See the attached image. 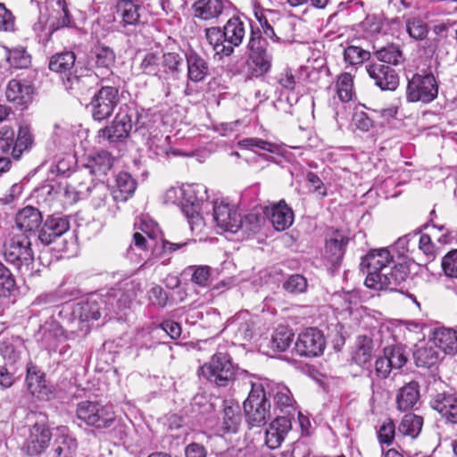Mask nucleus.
I'll use <instances>...</instances> for the list:
<instances>
[{
	"label": "nucleus",
	"instance_id": "8fccbe9b",
	"mask_svg": "<svg viewBox=\"0 0 457 457\" xmlns=\"http://www.w3.org/2000/svg\"><path fill=\"white\" fill-rule=\"evenodd\" d=\"M294 340V333L285 326H278L272 335L270 347L278 352H285Z\"/></svg>",
	"mask_w": 457,
	"mask_h": 457
},
{
	"label": "nucleus",
	"instance_id": "20e7f679",
	"mask_svg": "<svg viewBox=\"0 0 457 457\" xmlns=\"http://www.w3.org/2000/svg\"><path fill=\"white\" fill-rule=\"evenodd\" d=\"M246 422L251 427H262L270 418V403L260 379L251 381V391L243 403Z\"/></svg>",
	"mask_w": 457,
	"mask_h": 457
},
{
	"label": "nucleus",
	"instance_id": "7ed1b4c3",
	"mask_svg": "<svg viewBox=\"0 0 457 457\" xmlns=\"http://www.w3.org/2000/svg\"><path fill=\"white\" fill-rule=\"evenodd\" d=\"M170 195L179 198L181 211L187 217L191 230L201 229L204 226L201 212L208 199L206 187L203 184H189L170 190L168 196Z\"/></svg>",
	"mask_w": 457,
	"mask_h": 457
},
{
	"label": "nucleus",
	"instance_id": "e433bc0d",
	"mask_svg": "<svg viewBox=\"0 0 457 457\" xmlns=\"http://www.w3.org/2000/svg\"><path fill=\"white\" fill-rule=\"evenodd\" d=\"M413 357L418 367L430 368L439 361L440 353L432 341L417 345Z\"/></svg>",
	"mask_w": 457,
	"mask_h": 457
},
{
	"label": "nucleus",
	"instance_id": "cd10ccee",
	"mask_svg": "<svg viewBox=\"0 0 457 457\" xmlns=\"http://www.w3.org/2000/svg\"><path fill=\"white\" fill-rule=\"evenodd\" d=\"M228 322V327L233 330L237 340L249 341L252 339L254 322L247 311L238 312Z\"/></svg>",
	"mask_w": 457,
	"mask_h": 457
},
{
	"label": "nucleus",
	"instance_id": "ea45409f",
	"mask_svg": "<svg viewBox=\"0 0 457 457\" xmlns=\"http://www.w3.org/2000/svg\"><path fill=\"white\" fill-rule=\"evenodd\" d=\"M113 164L112 155L106 151H101L92 155L85 167V171L90 175H105Z\"/></svg>",
	"mask_w": 457,
	"mask_h": 457
},
{
	"label": "nucleus",
	"instance_id": "69168bd1",
	"mask_svg": "<svg viewBox=\"0 0 457 457\" xmlns=\"http://www.w3.org/2000/svg\"><path fill=\"white\" fill-rule=\"evenodd\" d=\"M21 340L16 338L12 343H4L0 347L3 357L10 363H15L20 359L21 352L17 349L21 345Z\"/></svg>",
	"mask_w": 457,
	"mask_h": 457
},
{
	"label": "nucleus",
	"instance_id": "f257e3e1",
	"mask_svg": "<svg viewBox=\"0 0 457 457\" xmlns=\"http://www.w3.org/2000/svg\"><path fill=\"white\" fill-rule=\"evenodd\" d=\"M139 283L130 281L123 287L108 290L104 295H94L86 302L77 303L73 314L81 321L96 320L102 313L110 320L116 318L120 312L130 307L137 295L135 289H139Z\"/></svg>",
	"mask_w": 457,
	"mask_h": 457
},
{
	"label": "nucleus",
	"instance_id": "c756f323",
	"mask_svg": "<svg viewBox=\"0 0 457 457\" xmlns=\"http://www.w3.org/2000/svg\"><path fill=\"white\" fill-rule=\"evenodd\" d=\"M125 107L128 114L131 112H136L131 116V123L133 125L134 132L142 137H146L154 127L152 115L148 111H145L134 104H125Z\"/></svg>",
	"mask_w": 457,
	"mask_h": 457
},
{
	"label": "nucleus",
	"instance_id": "a878e982",
	"mask_svg": "<svg viewBox=\"0 0 457 457\" xmlns=\"http://www.w3.org/2000/svg\"><path fill=\"white\" fill-rule=\"evenodd\" d=\"M263 389H265L268 399L273 398L276 406L281 411L287 408H292L293 398L290 390L284 385L273 382L267 378L260 379Z\"/></svg>",
	"mask_w": 457,
	"mask_h": 457
},
{
	"label": "nucleus",
	"instance_id": "f8f14e48",
	"mask_svg": "<svg viewBox=\"0 0 457 457\" xmlns=\"http://www.w3.org/2000/svg\"><path fill=\"white\" fill-rule=\"evenodd\" d=\"M119 90L115 87H102L90 102V111L95 120L102 121L112 116L119 103Z\"/></svg>",
	"mask_w": 457,
	"mask_h": 457
},
{
	"label": "nucleus",
	"instance_id": "58836bf2",
	"mask_svg": "<svg viewBox=\"0 0 457 457\" xmlns=\"http://www.w3.org/2000/svg\"><path fill=\"white\" fill-rule=\"evenodd\" d=\"M5 95L9 102L21 106V109H25L29 98V85L27 81H21L17 79H11L8 82Z\"/></svg>",
	"mask_w": 457,
	"mask_h": 457
},
{
	"label": "nucleus",
	"instance_id": "de8ad7c7",
	"mask_svg": "<svg viewBox=\"0 0 457 457\" xmlns=\"http://www.w3.org/2000/svg\"><path fill=\"white\" fill-rule=\"evenodd\" d=\"M423 425V419L420 416L413 413H408L403 416L399 427L398 431L403 436L415 438L421 431Z\"/></svg>",
	"mask_w": 457,
	"mask_h": 457
},
{
	"label": "nucleus",
	"instance_id": "0eeeda50",
	"mask_svg": "<svg viewBox=\"0 0 457 457\" xmlns=\"http://www.w3.org/2000/svg\"><path fill=\"white\" fill-rule=\"evenodd\" d=\"M248 58L246 65L252 77H261L271 68L272 55L267 50V42L261 33L252 30L247 45Z\"/></svg>",
	"mask_w": 457,
	"mask_h": 457
},
{
	"label": "nucleus",
	"instance_id": "5fc2aeb1",
	"mask_svg": "<svg viewBox=\"0 0 457 457\" xmlns=\"http://www.w3.org/2000/svg\"><path fill=\"white\" fill-rule=\"evenodd\" d=\"M405 26L409 36L415 40H424L429 32L427 23L420 18L407 19Z\"/></svg>",
	"mask_w": 457,
	"mask_h": 457
},
{
	"label": "nucleus",
	"instance_id": "39448f33",
	"mask_svg": "<svg viewBox=\"0 0 457 457\" xmlns=\"http://www.w3.org/2000/svg\"><path fill=\"white\" fill-rule=\"evenodd\" d=\"M237 371V366L232 362L231 356L225 352L214 353L210 361L200 368V374L219 387L231 385Z\"/></svg>",
	"mask_w": 457,
	"mask_h": 457
},
{
	"label": "nucleus",
	"instance_id": "0e129e2a",
	"mask_svg": "<svg viewBox=\"0 0 457 457\" xmlns=\"http://www.w3.org/2000/svg\"><path fill=\"white\" fill-rule=\"evenodd\" d=\"M370 52L354 46H348L344 51L345 60L350 64H357L370 58Z\"/></svg>",
	"mask_w": 457,
	"mask_h": 457
},
{
	"label": "nucleus",
	"instance_id": "1a4fd4ad",
	"mask_svg": "<svg viewBox=\"0 0 457 457\" xmlns=\"http://www.w3.org/2000/svg\"><path fill=\"white\" fill-rule=\"evenodd\" d=\"M42 214L30 206V232L33 230L32 224L36 225L37 239L45 245L51 244L56 237L63 235L70 228L69 220L59 215L48 217L46 222L41 225Z\"/></svg>",
	"mask_w": 457,
	"mask_h": 457
},
{
	"label": "nucleus",
	"instance_id": "774afa93",
	"mask_svg": "<svg viewBox=\"0 0 457 457\" xmlns=\"http://www.w3.org/2000/svg\"><path fill=\"white\" fill-rule=\"evenodd\" d=\"M151 304L158 307H165L168 302V295L159 285H154L147 292Z\"/></svg>",
	"mask_w": 457,
	"mask_h": 457
},
{
	"label": "nucleus",
	"instance_id": "6e6d98bb",
	"mask_svg": "<svg viewBox=\"0 0 457 457\" xmlns=\"http://www.w3.org/2000/svg\"><path fill=\"white\" fill-rule=\"evenodd\" d=\"M185 274L191 276V281L202 287H207L211 277V268L209 266H189Z\"/></svg>",
	"mask_w": 457,
	"mask_h": 457
},
{
	"label": "nucleus",
	"instance_id": "ddd939ff",
	"mask_svg": "<svg viewBox=\"0 0 457 457\" xmlns=\"http://www.w3.org/2000/svg\"><path fill=\"white\" fill-rule=\"evenodd\" d=\"M408 273L403 265L388 267L386 271L378 275L371 274L368 279H365L366 287L375 290L395 291L397 287L406 280Z\"/></svg>",
	"mask_w": 457,
	"mask_h": 457
},
{
	"label": "nucleus",
	"instance_id": "052dcab7",
	"mask_svg": "<svg viewBox=\"0 0 457 457\" xmlns=\"http://www.w3.org/2000/svg\"><path fill=\"white\" fill-rule=\"evenodd\" d=\"M241 421L238 406H228L223 411L224 429L228 432H237Z\"/></svg>",
	"mask_w": 457,
	"mask_h": 457
},
{
	"label": "nucleus",
	"instance_id": "aec40b11",
	"mask_svg": "<svg viewBox=\"0 0 457 457\" xmlns=\"http://www.w3.org/2000/svg\"><path fill=\"white\" fill-rule=\"evenodd\" d=\"M240 213L234 206L224 202H214L213 220L217 226L223 231L238 232L237 220Z\"/></svg>",
	"mask_w": 457,
	"mask_h": 457
},
{
	"label": "nucleus",
	"instance_id": "bf43d9fd",
	"mask_svg": "<svg viewBox=\"0 0 457 457\" xmlns=\"http://www.w3.org/2000/svg\"><path fill=\"white\" fill-rule=\"evenodd\" d=\"M307 279L300 274L289 276L283 283V288L289 294L298 295L307 289Z\"/></svg>",
	"mask_w": 457,
	"mask_h": 457
},
{
	"label": "nucleus",
	"instance_id": "a211bd4d",
	"mask_svg": "<svg viewBox=\"0 0 457 457\" xmlns=\"http://www.w3.org/2000/svg\"><path fill=\"white\" fill-rule=\"evenodd\" d=\"M393 262V256L387 248L370 250L361 262V270L366 273V279L370 275H378L388 270V265Z\"/></svg>",
	"mask_w": 457,
	"mask_h": 457
},
{
	"label": "nucleus",
	"instance_id": "f704fd0d",
	"mask_svg": "<svg viewBox=\"0 0 457 457\" xmlns=\"http://www.w3.org/2000/svg\"><path fill=\"white\" fill-rule=\"evenodd\" d=\"M30 395L38 401H49L53 395V386L49 385L45 374L36 370L30 366Z\"/></svg>",
	"mask_w": 457,
	"mask_h": 457
},
{
	"label": "nucleus",
	"instance_id": "f03ea898",
	"mask_svg": "<svg viewBox=\"0 0 457 457\" xmlns=\"http://www.w3.org/2000/svg\"><path fill=\"white\" fill-rule=\"evenodd\" d=\"M205 38L215 54L220 57L230 56L235 47L239 46L245 36V22L239 17H231L225 25L204 29Z\"/></svg>",
	"mask_w": 457,
	"mask_h": 457
},
{
	"label": "nucleus",
	"instance_id": "393cba45",
	"mask_svg": "<svg viewBox=\"0 0 457 457\" xmlns=\"http://www.w3.org/2000/svg\"><path fill=\"white\" fill-rule=\"evenodd\" d=\"M29 255V238L24 236L21 238L19 235H15L6 245L4 250L5 260L9 262L16 263L18 267H28Z\"/></svg>",
	"mask_w": 457,
	"mask_h": 457
},
{
	"label": "nucleus",
	"instance_id": "473e14b6",
	"mask_svg": "<svg viewBox=\"0 0 457 457\" xmlns=\"http://www.w3.org/2000/svg\"><path fill=\"white\" fill-rule=\"evenodd\" d=\"M433 342L445 354L457 353V331L452 328H439L434 332Z\"/></svg>",
	"mask_w": 457,
	"mask_h": 457
},
{
	"label": "nucleus",
	"instance_id": "c9c22d12",
	"mask_svg": "<svg viewBox=\"0 0 457 457\" xmlns=\"http://www.w3.org/2000/svg\"><path fill=\"white\" fill-rule=\"evenodd\" d=\"M192 8L195 18L211 21L222 13L224 4L221 0H197Z\"/></svg>",
	"mask_w": 457,
	"mask_h": 457
},
{
	"label": "nucleus",
	"instance_id": "3c124183",
	"mask_svg": "<svg viewBox=\"0 0 457 457\" xmlns=\"http://www.w3.org/2000/svg\"><path fill=\"white\" fill-rule=\"evenodd\" d=\"M378 62L387 65H398L403 61V54L398 46L390 45L374 53Z\"/></svg>",
	"mask_w": 457,
	"mask_h": 457
},
{
	"label": "nucleus",
	"instance_id": "a19ab883",
	"mask_svg": "<svg viewBox=\"0 0 457 457\" xmlns=\"http://www.w3.org/2000/svg\"><path fill=\"white\" fill-rule=\"evenodd\" d=\"M77 449V442L68 435L58 436L53 444L47 457H71Z\"/></svg>",
	"mask_w": 457,
	"mask_h": 457
},
{
	"label": "nucleus",
	"instance_id": "4d7b16f0",
	"mask_svg": "<svg viewBox=\"0 0 457 457\" xmlns=\"http://www.w3.org/2000/svg\"><path fill=\"white\" fill-rule=\"evenodd\" d=\"M395 436V425L391 419L385 420L377 431V437L379 445H391Z\"/></svg>",
	"mask_w": 457,
	"mask_h": 457
},
{
	"label": "nucleus",
	"instance_id": "79ce46f5",
	"mask_svg": "<svg viewBox=\"0 0 457 457\" xmlns=\"http://www.w3.org/2000/svg\"><path fill=\"white\" fill-rule=\"evenodd\" d=\"M117 191H113L114 198L117 201H126L135 192L137 187L136 180L126 171L120 172L116 176Z\"/></svg>",
	"mask_w": 457,
	"mask_h": 457
},
{
	"label": "nucleus",
	"instance_id": "4be33fe9",
	"mask_svg": "<svg viewBox=\"0 0 457 457\" xmlns=\"http://www.w3.org/2000/svg\"><path fill=\"white\" fill-rule=\"evenodd\" d=\"M141 5L137 0H118L115 5L114 20L122 28L137 26L140 21Z\"/></svg>",
	"mask_w": 457,
	"mask_h": 457
},
{
	"label": "nucleus",
	"instance_id": "412c9836",
	"mask_svg": "<svg viewBox=\"0 0 457 457\" xmlns=\"http://www.w3.org/2000/svg\"><path fill=\"white\" fill-rule=\"evenodd\" d=\"M35 423L30 428V455L41 453L51 439V431L46 425V417L41 413L34 414Z\"/></svg>",
	"mask_w": 457,
	"mask_h": 457
},
{
	"label": "nucleus",
	"instance_id": "13d9d810",
	"mask_svg": "<svg viewBox=\"0 0 457 457\" xmlns=\"http://www.w3.org/2000/svg\"><path fill=\"white\" fill-rule=\"evenodd\" d=\"M140 69L145 74L160 78L161 56L155 53H147L141 61Z\"/></svg>",
	"mask_w": 457,
	"mask_h": 457
},
{
	"label": "nucleus",
	"instance_id": "37998d69",
	"mask_svg": "<svg viewBox=\"0 0 457 457\" xmlns=\"http://www.w3.org/2000/svg\"><path fill=\"white\" fill-rule=\"evenodd\" d=\"M335 90L343 103H348L354 96L353 77L349 72L341 73L337 77Z\"/></svg>",
	"mask_w": 457,
	"mask_h": 457
},
{
	"label": "nucleus",
	"instance_id": "9d476101",
	"mask_svg": "<svg viewBox=\"0 0 457 457\" xmlns=\"http://www.w3.org/2000/svg\"><path fill=\"white\" fill-rule=\"evenodd\" d=\"M116 54L112 48L96 45L89 52L87 57V68L92 71L101 80L108 79L112 75V68L115 66Z\"/></svg>",
	"mask_w": 457,
	"mask_h": 457
},
{
	"label": "nucleus",
	"instance_id": "c85d7f7f",
	"mask_svg": "<svg viewBox=\"0 0 457 457\" xmlns=\"http://www.w3.org/2000/svg\"><path fill=\"white\" fill-rule=\"evenodd\" d=\"M187 65V78L193 82L203 81L209 74V64L207 61L195 50H188L186 53Z\"/></svg>",
	"mask_w": 457,
	"mask_h": 457
},
{
	"label": "nucleus",
	"instance_id": "c03bdc74",
	"mask_svg": "<svg viewBox=\"0 0 457 457\" xmlns=\"http://www.w3.org/2000/svg\"><path fill=\"white\" fill-rule=\"evenodd\" d=\"M76 56L71 51L58 53L52 56L49 69L59 73L71 72L75 65Z\"/></svg>",
	"mask_w": 457,
	"mask_h": 457
},
{
	"label": "nucleus",
	"instance_id": "423d86ee",
	"mask_svg": "<svg viewBox=\"0 0 457 457\" xmlns=\"http://www.w3.org/2000/svg\"><path fill=\"white\" fill-rule=\"evenodd\" d=\"M438 81L430 71L415 73L408 79L405 97L408 103L429 104L438 95Z\"/></svg>",
	"mask_w": 457,
	"mask_h": 457
},
{
	"label": "nucleus",
	"instance_id": "4c0bfd02",
	"mask_svg": "<svg viewBox=\"0 0 457 457\" xmlns=\"http://www.w3.org/2000/svg\"><path fill=\"white\" fill-rule=\"evenodd\" d=\"M420 400V386L416 381H411L401 387L396 395L397 407L405 411L412 409Z\"/></svg>",
	"mask_w": 457,
	"mask_h": 457
},
{
	"label": "nucleus",
	"instance_id": "a18cd8bd",
	"mask_svg": "<svg viewBox=\"0 0 457 457\" xmlns=\"http://www.w3.org/2000/svg\"><path fill=\"white\" fill-rule=\"evenodd\" d=\"M383 353L391 362V365L395 370H399L403 367L409 357V351L407 347L400 344L386 346Z\"/></svg>",
	"mask_w": 457,
	"mask_h": 457
},
{
	"label": "nucleus",
	"instance_id": "4468645a",
	"mask_svg": "<svg viewBox=\"0 0 457 457\" xmlns=\"http://www.w3.org/2000/svg\"><path fill=\"white\" fill-rule=\"evenodd\" d=\"M374 85L382 91H395L400 84L398 73L390 65L370 62L365 66Z\"/></svg>",
	"mask_w": 457,
	"mask_h": 457
},
{
	"label": "nucleus",
	"instance_id": "49530a36",
	"mask_svg": "<svg viewBox=\"0 0 457 457\" xmlns=\"http://www.w3.org/2000/svg\"><path fill=\"white\" fill-rule=\"evenodd\" d=\"M75 141L76 137L71 131L60 126H55L53 142L59 151L63 154H71Z\"/></svg>",
	"mask_w": 457,
	"mask_h": 457
},
{
	"label": "nucleus",
	"instance_id": "680f3d73",
	"mask_svg": "<svg viewBox=\"0 0 457 457\" xmlns=\"http://www.w3.org/2000/svg\"><path fill=\"white\" fill-rule=\"evenodd\" d=\"M372 346L371 341L364 338L362 343L357 347L353 354V361L359 366L366 365L371 359Z\"/></svg>",
	"mask_w": 457,
	"mask_h": 457
},
{
	"label": "nucleus",
	"instance_id": "9b49d317",
	"mask_svg": "<svg viewBox=\"0 0 457 457\" xmlns=\"http://www.w3.org/2000/svg\"><path fill=\"white\" fill-rule=\"evenodd\" d=\"M134 112L128 114L125 104L120 108L111 125L98 131V142H108L110 144L125 141L133 129L131 116Z\"/></svg>",
	"mask_w": 457,
	"mask_h": 457
},
{
	"label": "nucleus",
	"instance_id": "b1692460",
	"mask_svg": "<svg viewBox=\"0 0 457 457\" xmlns=\"http://www.w3.org/2000/svg\"><path fill=\"white\" fill-rule=\"evenodd\" d=\"M291 428L292 423L288 417H277L265 431V445L270 449L278 448Z\"/></svg>",
	"mask_w": 457,
	"mask_h": 457
},
{
	"label": "nucleus",
	"instance_id": "6ab92c4d",
	"mask_svg": "<svg viewBox=\"0 0 457 457\" xmlns=\"http://www.w3.org/2000/svg\"><path fill=\"white\" fill-rule=\"evenodd\" d=\"M166 334L171 339H178L181 335L180 325L174 320H164L159 326L148 327L143 328L138 337L141 338L150 337L151 343L144 342L145 348H152L161 343L162 335Z\"/></svg>",
	"mask_w": 457,
	"mask_h": 457
},
{
	"label": "nucleus",
	"instance_id": "5701e85b",
	"mask_svg": "<svg viewBox=\"0 0 457 457\" xmlns=\"http://www.w3.org/2000/svg\"><path fill=\"white\" fill-rule=\"evenodd\" d=\"M265 215L278 231L288 228L294 222V212L284 200L267 206Z\"/></svg>",
	"mask_w": 457,
	"mask_h": 457
},
{
	"label": "nucleus",
	"instance_id": "7c9ffc66",
	"mask_svg": "<svg viewBox=\"0 0 457 457\" xmlns=\"http://www.w3.org/2000/svg\"><path fill=\"white\" fill-rule=\"evenodd\" d=\"M433 409L451 423H457V396L454 395L438 394L431 402Z\"/></svg>",
	"mask_w": 457,
	"mask_h": 457
},
{
	"label": "nucleus",
	"instance_id": "72a5a7b5",
	"mask_svg": "<svg viewBox=\"0 0 457 457\" xmlns=\"http://www.w3.org/2000/svg\"><path fill=\"white\" fill-rule=\"evenodd\" d=\"M183 62L182 56L176 52H167L161 56V74L160 79H177L181 72Z\"/></svg>",
	"mask_w": 457,
	"mask_h": 457
},
{
	"label": "nucleus",
	"instance_id": "bb28decb",
	"mask_svg": "<svg viewBox=\"0 0 457 457\" xmlns=\"http://www.w3.org/2000/svg\"><path fill=\"white\" fill-rule=\"evenodd\" d=\"M349 238L340 230H333L326 240L325 254L333 265L340 263Z\"/></svg>",
	"mask_w": 457,
	"mask_h": 457
},
{
	"label": "nucleus",
	"instance_id": "2eb2a0df",
	"mask_svg": "<svg viewBox=\"0 0 457 457\" xmlns=\"http://www.w3.org/2000/svg\"><path fill=\"white\" fill-rule=\"evenodd\" d=\"M323 334L317 328H309L298 336L295 350L300 356L315 357L325 348Z\"/></svg>",
	"mask_w": 457,
	"mask_h": 457
},
{
	"label": "nucleus",
	"instance_id": "e2e57ef3",
	"mask_svg": "<svg viewBox=\"0 0 457 457\" xmlns=\"http://www.w3.org/2000/svg\"><path fill=\"white\" fill-rule=\"evenodd\" d=\"M441 266L445 276L457 278V249L448 252L442 258Z\"/></svg>",
	"mask_w": 457,
	"mask_h": 457
},
{
	"label": "nucleus",
	"instance_id": "6e6552de",
	"mask_svg": "<svg viewBox=\"0 0 457 457\" xmlns=\"http://www.w3.org/2000/svg\"><path fill=\"white\" fill-rule=\"evenodd\" d=\"M76 417L86 425L97 429L110 428L115 420V414L111 406L89 400L81 401L77 404Z\"/></svg>",
	"mask_w": 457,
	"mask_h": 457
},
{
	"label": "nucleus",
	"instance_id": "2f4dec72",
	"mask_svg": "<svg viewBox=\"0 0 457 457\" xmlns=\"http://www.w3.org/2000/svg\"><path fill=\"white\" fill-rule=\"evenodd\" d=\"M87 199L89 200L94 209L108 208L111 204L118 202L109 186L101 181L95 183Z\"/></svg>",
	"mask_w": 457,
	"mask_h": 457
},
{
	"label": "nucleus",
	"instance_id": "09e8293b",
	"mask_svg": "<svg viewBox=\"0 0 457 457\" xmlns=\"http://www.w3.org/2000/svg\"><path fill=\"white\" fill-rule=\"evenodd\" d=\"M29 147V129L27 128L20 127L18 137L15 143L9 144L5 142L4 145H1V149L4 152L11 151V154L13 159L19 160L22 153Z\"/></svg>",
	"mask_w": 457,
	"mask_h": 457
},
{
	"label": "nucleus",
	"instance_id": "338daca9",
	"mask_svg": "<svg viewBox=\"0 0 457 457\" xmlns=\"http://www.w3.org/2000/svg\"><path fill=\"white\" fill-rule=\"evenodd\" d=\"M14 286L15 281L10 270L0 262V295H7Z\"/></svg>",
	"mask_w": 457,
	"mask_h": 457
},
{
	"label": "nucleus",
	"instance_id": "dca6fc26",
	"mask_svg": "<svg viewBox=\"0 0 457 457\" xmlns=\"http://www.w3.org/2000/svg\"><path fill=\"white\" fill-rule=\"evenodd\" d=\"M37 341L49 352H57L61 354L65 353L69 345H65L59 348L60 345L64 341V334L60 324L54 320L46 321L40 327L39 330L35 334Z\"/></svg>",
	"mask_w": 457,
	"mask_h": 457
},
{
	"label": "nucleus",
	"instance_id": "603ef678",
	"mask_svg": "<svg viewBox=\"0 0 457 457\" xmlns=\"http://www.w3.org/2000/svg\"><path fill=\"white\" fill-rule=\"evenodd\" d=\"M263 220V218L256 213H249L244 217L240 214L237 220L238 231L241 230L247 235L257 233Z\"/></svg>",
	"mask_w": 457,
	"mask_h": 457
},
{
	"label": "nucleus",
	"instance_id": "864d4df0",
	"mask_svg": "<svg viewBox=\"0 0 457 457\" xmlns=\"http://www.w3.org/2000/svg\"><path fill=\"white\" fill-rule=\"evenodd\" d=\"M238 145L242 148L254 151V149H260L267 151L271 154H278L280 150L278 145L268 142L258 137H247L239 141Z\"/></svg>",
	"mask_w": 457,
	"mask_h": 457
},
{
	"label": "nucleus",
	"instance_id": "f3484780",
	"mask_svg": "<svg viewBox=\"0 0 457 457\" xmlns=\"http://www.w3.org/2000/svg\"><path fill=\"white\" fill-rule=\"evenodd\" d=\"M91 176L92 175L85 171V170H82L76 173L71 180L67 184L64 190V195L71 204L77 203L79 200H84L88 197L92 187H94L96 182L91 178Z\"/></svg>",
	"mask_w": 457,
	"mask_h": 457
}]
</instances>
